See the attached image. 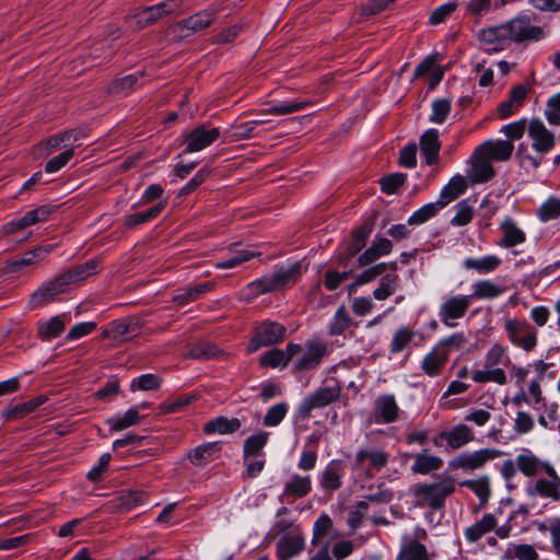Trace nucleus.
<instances>
[{"mask_svg": "<svg viewBox=\"0 0 560 560\" xmlns=\"http://www.w3.org/2000/svg\"><path fill=\"white\" fill-rule=\"evenodd\" d=\"M456 490V481L452 477H445L438 482H419L410 488L413 505L420 509H429L431 512L443 510L446 499Z\"/></svg>", "mask_w": 560, "mask_h": 560, "instance_id": "1", "label": "nucleus"}, {"mask_svg": "<svg viewBox=\"0 0 560 560\" xmlns=\"http://www.w3.org/2000/svg\"><path fill=\"white\" fill-rule=\"evenodd\" d=\"M503 330L509 342L526 353L534 351L538 345L537 328L525 318L508 317Z\"/></svg>", "mask_w": 560, "mask_h": 560, "instance_id": "2", "label": "nucleus"}, {"mask_svg": "<svg viewBox=\"0 0 560 560\" xmlns=\"http://www.w3.org/2000/svg\"><path fill=\"white\" fill-rule=\"evenodd\" d=\"M287 336V328L281 323L265 319L255 324L250 340L247 346V351L253 353L260 348L275 346L281 343Z\"/></svg>", "mask_w": 560, "mask_h": 560, "instance_id": "3", "label": "nucleus"}, {"mask_svg": "<svg viewBox=\"0 0 560 560\" xmlns=\"http://www.w3.org/2000/svg\"><path fill=\"white\" fill-rule=\"evenodd\" d=\"M534 13L523 11L505 22L509 33H511L510 38L512 43L538 42L545 37V30L538 25H534Z\"/></svg>", "mask_w": 560, "mask_h": 560, "instance_id": "4", "label": "nucleus"}, {"mask_svg": "<svg viewBox=\"0 0 560 560\" xmlns=\"http://www.w3.org/2000/svg\"><path fill=\"white\" fill-rule=\"evenodd\" d=\"M389 454L382 448H360L355 453L351 468L353 471H359L368 478H373L387 466Z\"/></svg>", "mask_w": 560, "mask_h": 560, "instance_id": "5", "label": "nucleus"}, {"mask_svg": "<svg viewBox=\"0 0 560 560\" xmlns=\"http://www.w3.org/2000/svg\"><path fill=\"white\" fill-rule=\"evenodd\" d=\"M332 385L319 387L312 395L306 396L299 406V415L303 418L311 416L314 409H320L339 400L342 385L336 378H331Z\"/></svg>", "mask_w": 560, "mask_h": 560, "instance_id": "6", "label": "nucleus"}, {"mask_svg": "<svg viewBox=\"0 0 560 560\" xmlns=\"http://www.w3.org/2000/svg\"><path fill=\"white\" fill-rule=\"evenodd\" d=\"M527 488V494L533 498L548 500L551 503L560 504V476L553 465Z\"/></svg>", "mask_w": 560, "mask_h": 560, "instance_id": "7", "label": "nucleus"}, {"mask_svg": "<svg viewBox=\"0 0 560 560\" xmlns=\"http://www.w3.org/2000/svg\"><path fill=\"white\" fill-rule=\"evenodd\" d=\"M183 0H164L155 5L138 9L130 18V23L144 28L165 15L177 11Z\"/></svg>", "mask_w": 560, "mask_h": 560, "instance_id": "8", "label": "nucleus"}, {"mask_svg": "<svg viewBox=\"0 0 560 560\" xmlns=\"http://www.w3.org/2000/svg\"><path fill=\"white\" fill-rule=\"evenodd\" d=\"M471 305V295H451L447 296L439 307V318L446 327L454 328L457 320L462 319Z\"/></svg>", "mask_w": 560, "mask_h": 560, "instance_id": "9", "label": "nucleus"}, {"mask_svg": "<svg viewBox=\"0 0 560 560\" xmlns=\"http://www.w3.org/2000/svg\"><path fill=\"white\" fill-rule=\"evenodd\" d=\"M55 208L50 205H43L35 209L28 210L22 217L13 219L7 223H4L0 232L9 236L19 231H22L28 226L35 225L40 222H46L49 217L54 213Z\"/></svg>", "mask_w": 560, "mask_h": 560, "instance_id": "10", "label": "nucleus"}, {"mask_svg": "<svg viewBox=\"0 0 560 560\" xmlns=\"http://www.w3.org/2000/svg\"><path fill=\"white\" fill-rule=\"evenodd\" d=\"M328 354L329 349L326 342L318 339H310L305 342V351L294 362L293 370L295 372L315 370Z\"/></svg>", "mask_w": 560, "mask_h": 560, "instance_id": "11", "label": "nucleus"}, {"mask_svg": "<svg viewBox=\"0 0 560 560\" xmlns=\"http://www.w3.org/2000/svg\"><path fill=\"white\" fill-rule=\"evenodd\" d=\"M56 249L55 244L38 245L35 248L25 252L22 256L4 261L2 270L4 273L20 272L26 267L34 266L44 260Z\"/></svg>", "mask_w": 560, "mask_h": 560, "instance_id": "12", "label": "nucleus"}, {"mask_svg": "<svg viewBox=\"0 0 560 560\" xmlns=\"http://www.w3.org/2000/svg\"><path fill=\"white\" fill-rule=\"evenodd\" d=\"M528 138L532 140L533 150L541 155L549 153L556 145V136L547 129L539 118H533L528 121Z\"/></svg>", "mask_w": 560, "mask_h": 560, "instance_id": "13", "label": "nucleus"}, {"mask_svg": "<svg viewBox=\"0 0 560 560\" xmlns=\"http://www.w3.org/2000/svg\"><path fill=\"white\" fill-rule=\"evenodd\" d=\"M500 455L501 452L493 448H481L472 453H463L450 462V467L454 469L475 470Z\"/></svg>", "mask_w": 560, "mask_h": 560, "instance_id": "14", "label": "nucleus"}, {"mask_svg": "<svg viewBox=\"0 0 560 560\" xmlns=\"http://www.w3.org/2000/svg\"><path fill=\"white\" fill-rule=\"evenodd\" d=\"M491 160L485 154L478 153L476 148L468 161L470 167L467 171V179L470 184H483L490 182L495 176V171Z\"/></svg>", "mask_w": 560, "mask_h": 560, "instance_id": "15", "label": "nucleus"}, {"mask_svg": "<svg viewBox=\"0 0 560 560\" xmlns=\"http://www.w3.org/2000/svg\"><path fill=\"white\" fill-rule=\"evenodd\" d=\"M220 135L219 128H207L206 125H200L184 135L185 152H199L217 141Z\"/></svg>", "mask_w": 560, "mask_h": 560, "instance_id": "16", "label": "nucleus"}, {"mask_svg": "<svg viewBox=\"0 0 560 560\" xmlns=\"http://www.w3.org/2000/svg\"><path fill=\"white\" fill-rule=\"evenodd\" d=\"M301 352V345L289 342L284 349L273 348L262 353L259 358V364L264 368L283 369L296 354Z\"/></svg>", "mask_w": 560, "mask_h": 560, "instance_id": "17", "label": "nucleus"}, {"mask_svg": "<svg viewBox=\"0 0 560 560\" xmlns=\"http://www.w3.org/2000/svg\"><path fill=\"white\" fill-rule=\"evenodd\" d=\"M510 35L506 24L502 23L481 30L478 38L487 50L501 51L511 45Z\"/></svg>", "mask_w": 560, "mask_h": 560, "instance_id": "18", "label": "nucleus"}, {"mask_svg": "<svg viewBox=\"0 0 560 560\" xmlns=\"http://www.w3.org/2000/svg\"><path fill=\"white\" fill-rule=\"evenodd\" d=\"M400 408L392 394L380 395L373 405V417L375 423L388 424L398 420Z\"/></svg>", "mask_w": 560, "mask_h": 560, "instance_id": "19", "label": "nucleus"}, {"mask_svg": "<svg viewBox=\"0 0 560 560\" xmlns=\"http://www.w3.org/2000/svg\"><path fill=\"white\" fill-rule=\"evenodd\" d=\"M218 11L214 9H207L200 11L189 18L178 22L174 26V32L179 33L180 36L186 37L192 33L199 32L211 25L215 19Z\"/></svg>", "mask_w": 560, "mask_h": 560, "instance_id": "20", "label": "nucleus"}, {"mask_svg": "<svg viewBox=\"0 0 560 560\" xmlns=\"http://www.w3.org/2000/svg\"><path fill=\"white\" fill-rule=\"evenodd\" d=\"M441 147L442 142L438 129H427L419 138L420 153L429 166L439 162Z\"/></svg>", "mask_w": 560, "mask_h": 560, "instance_id": "21", "label": "nucleus"}, {"mask_svg": "<svg viewBox=\"0 0 560 560\" xmlns=\"http://www.w3.org/2000/svg\"><path fill=\"white\" fill-rule=\"evenodd\" d=\"M337 537L338 530L335 528L331 517L322 513L313 526L312 545L329 547L330 541Z\"/></svg>", "mask_w": 560, "mask_h": 560, "instance_id": "22", "label": "nucleus"}, {"mask_svg": "<svg viewBox=\"0 0 560 560\" xmlns=\"http://www.w3.org/2000/svg\"><path fill=\"white\" fill-rule=\"evenodd\" d=\"M440 438H443L446 447L451 451H456L475 440V433L466 423H458L451 430L440 432Z\"/></svg>", "mask_w": 560, "mask_h": 560, "instance_id": "23", "label": "nucleus"}, {"mask_svg": "<svg viewBox=\"0 0 560 560\" xmlns=\"http://www.w3.org/2000/svg\"><path fill=\"white\" fill-rule=\"evenodd\" d=\"M345 475V464L341 459L330 460L324 468L319 485L323 490L328 492L337 491L342 486V478Z\"/></svg>", "mask_w": 560, "mask_h": 560, "instance_id": "24", "label": "nucleus"}, {"mask_svg": "<svg viewBox=\"0 0 560 560\" xmlns=\"http://www.w3.org/2000/svg\"><path fill=\"white\" fill-rule=\"evenodd\" d=\"M515 466L524 476L534 477L544 474L552 464L539 459L530 451L525 450L516 456Z\"/></svg>", "mask_w": 560, "mask_h": 560, "instance_id": "25", "label": "nucleus"}, {"mask_svg": "<svg viewBox=\"0 0 560 560\" xmlns=\"http://www.w3.org/2000/svg\"><path fill=\"white\" fill-rule=\"evenodd\" d=\"M471 380L476 384L493 383L503 386L508 383V375L501 366H495L483 359L482 368L471 372Z\"/></svg>", "mask_w": 560, "mask_h": 560, "instance_id": "26", "label": "nucleus"}, {"mask_svg": "<svg viewBox=\"0 0 560 560\" xmlns=\"http://www.w3.org/2000/svg\"><path fill=\"white\" fill-rule=\"evenodd\" d=\"M478 153L485 154L491 161L505 162L514 151V145L508 140H487L477 147Z\"/></svg>", "mask_w": 560, "mask_h": 560, "instance_id": "27", "label": "nucleus"}, {"mask_svg": "<svg viewBox=\"0 0 560 560\" xmlns=\"http://www.w3.org/2000/svg\"><path fill=\"white\" fill-rule=\"evenodd\" d=\"M305 547L302 533L285 534L277 542L276 555L279 560H288L298 556Z\"/></svg>", "mask_w": 560, "mask_h": 560, "instance_id": "28", "label": "nucleus"}, {"mask_svg": "<svg viewBox=\"0 0 560 560\" xmlns=\"http://www.w3.org/2000/svg\"><path fill=\"white\" fill-rule=\"evenodd\" d=\"M393 250V243L386 237L376 236L372 245L358 257V268H362L376 261L382 256Z\"/></svg>", "mask_w": 560, "mask_h": 560, "instance_id": "29", "label": "nucleus"}, {"mask_svg": "<svg viewBox=\"0 0 560 560\" xmlns=\"http://www.w3.org/2000/svg\"><path fill=\"white\" fill-rule=\"evenodd\" d=\"M498 525L494 514L486 513L475 524L468 526L464 530V537L469 544L478 542L483 536L491 533Z\"/></svg>", "mask_w": 560, "mask_h": 560, "instance_id": "30", "label": "nucleus"}, {"mask_svg": "<svg viewBox=\"0 0 560 560\" xmlns=\"http://www.w3.org/2000/svg\"><path fill=\"white\" fill-rule=\"evenodd\" d=\"M500 230L503 233L502 238L498 243L500 247L511 248L523 244L526 241L525 232L520 229L516 222L510 218L505 217L500 224Z\"/></svg>", "mask_w": 560, "mask_h": 560, "instance_id": "31", "label": "nucleus"}, {"mask_svg": "<svg viewBox=\"0 0 560 560\" xmlns=\"http://www.w3.org/2000/svg\"><path fill=\"white\" fill-rule=\"evenodd\" d=\"M448 359L435 346L422 359L421 371L429 377H438L445 369Z\"/></svg>", "mask_w": 560, "mask_h": 560, "instance_id": "32", "label": "nucleus"}, {"mask_svg": "<svg viewBox=\"0 0 560 560\" xmlns=\"http://www.w3.org/2000/svg\"><path fill=\"white\" fill-rule=\"evenodd\" d=\"M302 273V264L295 261L289 266L276 267L271 273L277 290H280L291 283H295Z\"/></svg>", "mask_w": 560, "mask_h": 560, "instance_id": "33", "label": "nucleus"}, {"mask_svg": "<svg viewBox=\"0 0 560 560\" xmlns=\"http://www.w3.org/2000/svg\"><path fill=\"white\" fill-rule=\"evenodd\" d=\"M312 490V480L310 476H300L294 474L285 482L282 497L301 499L306 497Z\"/></svg>", "mask_w": 560, "mask_h": 560, "instance_id": "34", "label": "nucleus"}, {"mask_svg": "<svg viewBox=\"0 0 560 560\" xmlns=\"http://www.w3.org/2000/svg\"><path fill=\"white\" fill-rule=\"evenodd\" d=\"M215 288L214 281H206L202 283H198L195 285H189L183 290V292L176 294L173 298V301L179 305L184 306L191 302L199 300L203 294L212 291Z\"/></svg>", "mask_w": 560, "mask_h": 560, "instance_id": "35", "label": "nucleus"}, {"mask_svg": "<svg viewBox=\"0 0 560 560\" xmlns=\"http://www.w3.org/2000/svg\"><path fill=\"white\" fill-rule=\"evenodd\" d=\"M357 326V323L353 322L347 307L345 305H340L328 324V335L330 337L341 336L349 328H355Z\"/></svg>", "mask_w": 560, "mask_h": 560, "instance_id": "36", "label": "nucleus"}, {"mask_svg": "<svg viewBox=\"0 0 560 560\" xmlns=\"http://www.w3.org/2000/svg\"><path fill=\"white\" fill-rule=\"evenodd\" d=\"M98 267V262L91 259L82 265L74 266L61 275V279L66 282L67 288L71 284L85 280L91 275L95 273Z\"/></svg>", "mask_w": 560, "mask_h": 560, "instance_id": "37", "label": "nucleus"}, {"mask_svg": "<svg viewBox=\"0 0 560 560\" xmlns=\"http://www.w3.org/2000/svg\"><path fill=\"white\" fill-rule=\"evenodd\" d=\"M221 451L218 442H209L191 448L187 453L188 459L195 466H203L214 458V455Z\"/></svg>", "mask_w": 560, "mask_h": 560, "instance_id": "38", "label": "nucleus"}, {"mask_svg": "<svg viewBox=\"0 0 560 560\" xmlns=\"http://www.w3.org/2000/svg\"><path fill=\"white\" fill-rule=\"evenodd\" d=\"M165 208L166 200H162L147 211L127 214L124 217V225L128 229H135L158 218Z\"/></svg>", "mask_w": 560, "mask_h": 560, "instance_id": "39", "label": "nucleus"}, {"mask_svg": "<svg viewBox=\"0 0 560 560\" xmlns=\"http://www.w3.org/2000/svg\"><path fill=\"white\" fill-rule=\"evenodd\" d=\"M137 324L129 319H117L110 322L102 332L103 338H109L115 341L124 340L129 334L136 332Z\"/></svg>", "mask_w": 560, "mask_h": 560, "instance_id": "40", "label": "nucleus"}, {"mask_svg": "<svg viewBox=\"0 0 560 560\" xmlns=\"http://www.w3.org/2000/svg\"><path fill=\"white\" fill-rule=\"evenodd\" d=\"M443 466V459L436 455L421 452L415 455V462L411 466V470L415 474L427 475L431 471L441 469Z\"/></svg>", "mask_w": 560, "mask_h": 560, "instance_id": "41", "label": "nucleus"}, {"mask_svg": "<svg viewBox=\"0 0 560 560\" xmlns=\"http://www.w3.org/2000/svg\"><path fill=\"white\" fill-rule=\"evenodd\" d=\"M467 189V177L463 175L453 176L450 182L442 188L440 194V202H445V207L457 199Z\"/></svg>", "mask_w": 560, "mask_h": 560, "instance_id": "42", "label": "nucleus"}, {"mask_svg": "<svg viewBox=\"0 0 560 560\" xmlns=\"http://www.w3.org/2000/svg\"><path fill=\"white\" fill-rule=\"evenodd\" d=\"M501 259L495 255H488L480 258H466L463 261V267L467 270H475L476 272L489 273L498 269L501 265Z\"/></svg>", "mask_w": 560, "mask_h": 560, "instance_id": "43", "label": "nucleus"}, {"mask_svg": "<svg viewBox=\"0 0 560 560\" xmlns=\"http://www.w3.org/2000/svg\"><path fill=\"white\" fill-rule=\"evenodd\" d=\"M540 533H548L553 552L560 557V516L548 517L545 521L535 522Z\"/></svg>", "mask_w": 560, "mask_h": 560, "instance_id": "44", "label": "nucleus"}, {"mask_svg": "<svg viewBox=\"0 0 560 560\" xmlns=\"http://www.w3.org/2000/svg\"><path fill=\"white\" fill-rule=\"evenodd\" d=\"M241 425V420L237 418L229 419L225 417H218L205 424L203 432L206 434H229L238 431Z\"/></svg>", "mask_w": 560, "mask_h": 560, "instance_id": "45", "label": "nucleus"}, {"mask_svg": "<svg viewBox=\"0 0 560 560\" xmlns=\"http://www.w3.org/2000/svg\"><path fill=\"white\" fill-rule=\"evenodd\" d=\"M275 291L278 290L271 273L264 275L262 277L249 282L244 289L246 300H253L261 294Z\"/></svg>", "mask_w": 560, "mask_h": 560, "instance_id": "46", "label": "nucleus"}, {"mask_svg": "<svg viewBox=\"0 0 560 560\" xmlns=\"http://www.w3.org/2000/svg\"><path fill=\"white\" fill-rule=\"evenodd\" d=\"M65 328L66 322L63 315H58L39 323L37 334L42 340L48 341L60 336Z\"/></svg>", "mask_w": 560, "mask_h": 560, "instance_id": "47", "label": "nucleus"}, {"mask_svg": "<svg viewBox=\"0 0 560 560\" xmlns=\"http://www.w3.org/2000/svg\"><path fill=\"white\" fill-rule=\"evenodd\" d=\"M396 560H431L427 547L411 539L402 544Z\"/></svg>", "mask_w": 560, "mask_h": 560, "instance_id": "48", "label": "nucleus"}, {"mask_svg": "<svg viewBox=\"0 0 560 560\" xmlns=\"http://www.w3.org/2000/svg\"><path fill=\"white\" fill-rule=\"evenodd\" d=\"M505 291V288L492 282L491 280H479L472 284V299L482 300L488 299L492 300L501 294H503Z\"/></svg>", "mask_w": 560, "mask_h": 560, "instance_id": "49", "label": "nucleus"}, {"mask_svg": "<svg viewBox=\"0 0 560 560\" xmlns=\"http://www.w3.org/2000/svg\"><path fill=\"white\" fill-rule=\"evenodd\" d=\"M139 407L133 406L129 408L122 416L109 418L106 423L112 431H122L131 425L140 422Z\"/></svg>", "mask_w": 560, "mask_h": 560, "instance_id": "50", "label": "nucleus"}, {"mask_svg": "<svg viewBox=\"0 0 560 560\" xmlns=\"http://www.w3.org/2000/svg\"><path fill=\"white\" fill-rule=\"evenodd\" d=\"M467 341L468 340L464 332L456 331L445 338H442L435 345V348H438L442 353L445 354L447 359H450L451 353L463 349Z\"/></svg>", "mask_w": 560, "mask_h": 560, "instance_id": "51", "label": "nucleus"}, {"mask_svg": "<svg viewBox=\"0 0 560 560\" xmlns=\"http://www.w3.org/2000/svg\"><path fill=\"white\" fill-rule=\"evenodd\" d=\"M399 277L396 273H387L382 277L376 289L373 291V298L377 301H384L392 296L398 289Z\"/></svg>", "mask_w": 560, "mask_h": 560, "instance_id": "52", "label": "nucleus"}, {"mask_svg": "<svg viewBox=\"0 0 560 560\" xmlns=\"http://www.w3.org/2000/svg\"><path fill=\"white\" fill-rule=\"evenodd\" d=\"M269 439V433L265 431H260L256 434L248 436L244 441L243 453L244 457H254L260 456L262 454V450L266 446Z\"/></svg>", "mask_w": 560, "mask_h": 560, "instance_id": "53", "label": "nucleus"}, {"mask_svg": "<svg viewBox=\"0 0 560 560\" xmlns=\"http://www.w3.org/2000/svg\"><path fill=\"white\" fill-rule=\"evenodd\" d=\"M445 207V202H430L415 211L408 219V224L419 225L435 217Z\"/></svg>", "mask_w": 560, "mask_h": 560, "instance_id": "54", "label": "nucleus"}, {"mask_svg": "<svg viewBox=\"0 0 560 560\" xmlns=\"http://www.w3.org/2000/svg\"><path fill=\"white\" fill-rule=\"evenodd\" d=\"M197 399L195 394H184L163 401L159 406L160 413H176L184 410L187 406Z\"/></svg>", "mask_w": 560, "mask_h": 560, "instance_id": "55", "label": "nucleus"}, {"mask_svg": "<svg viewBox=\"0 0 560 560\" xmlns=\"http://www.w3.org/2000/svg\"><path fill=\"white\" fill-rule=\"evenodd\" d=\"M416 331L409 327H400L393 336L389 343V352L393 354L400 353L415 339Z\"/></svg>", "mask_w": 560, "mask_h": 560, "instance_id": "56", "label": "nucleus"}, {"mask_svg": "<svg viewBox=\"0 0 560 560\" xmlns=\"http://www.w3.org/2000/svg\"><path fill=\"white\" fill-rule=\"evenodd\" d=\"M485 360H487V362H491L495 366H509L511 364L508 347L499 342L493 343L487 350Z\"/></svg>", "mask_w": 560, "mask_h": 560, "instance_id": "57", "label": "nucleus"}, {"mask_svg": "<svg viewBox=\"0 0 560 560\" xmlns=\"http://www.w3.org/2000/svg\"><path fill=\"white\" fill-rule=\"evenodd\" d=\"M462 486L471 490L480 500V505L485 506L490 497V485L487 477H481L476 480H465Z\"/></svg>", "mask_w": 560, "mask_h": 560, "instance_id": "58", "label": "nucleus"}, {"mask_svg": "<svg viewBox=\"0 0 560 560\" xmlns=\"http://www.w3.org/2000/svg\"><path fill=\"white\" fill-rule=\"evenodd\" d=\"M541 222H548L560 217V198L549 197L537 210Z\"/></svg>", "mask_w": 560, "mask_h": 560, "instance_id": "59", "label": "nucleus"}, {"mask_svg": "<svg viewBox=\"0 0 560 560\" xmlns=\"http://www.w3.org/2000/svg\"><path fill=\"white\" fill-rule=\"evenodd\" d=\"M432 113L429 120L433 124H443L452 109V103L447 98H438L432 102Z\"/></svg>", "mask_w": 560, "mask_h": 560, "instance_id": "60", "label": "nucleus"}, {"mask_svg": "<svg viewBox=\"0 0 560 560\" xmlns=\"http://www.w3.org/2000/svg\"><path fill=\"white\" fill-rule=\"evenodd\" d=\"M406 180L407 174L405 173L388 174L380 179L381 189L387 195L396 194L405 185Z\"/></svg>", "mask_w": 560, "mask_h": 560, "instance_id": "61", "label": "nucleus"}, {"mask_svg": "<svg viewBox=\"0 0 560 560\" xmlns=\"http://www.w3.org/2000/svg\"><path fill=\"white\" fill-rule=\"evenodd\" d=\"M456 213L451 220L454 226H465L472 220L474 208L467 199L459 201L456 206Z\"/></svg>", "mask_w": 560, "mask_h": 560, "instance_id": "62", "label": "nucleus"}, {"mask_svg": "<svg viewBox=\"0 0 560 560\" xmlns=\"http://www.w3.org/2000/svg\"><path fill=\"white\" fill-rule=\"evenodd\" d=\"M147 500L148 493L141 490L125 491L118 497L119 505L126 510L141 505L145 503Z\"/></svg>", "mask_w": 560, "mask_h": 560, "instance_id": "63", "label": "nucleus"}, {"mask_svg": "<svg viewBox=\"0 0 560 560\" xmlns=\"http://www.w3.org/2000/svg\"><path fill=\"white\" fill-rule=\"evenodd\" d=\"M508 555L510 558H515L517 560H538V553L532 545L512 544L508 548Z\"/></svg>", "mask_w": 560, "mask_h": 560, "instance_id": "64", "label": "nucleus"}]
</instances>
